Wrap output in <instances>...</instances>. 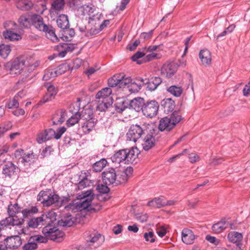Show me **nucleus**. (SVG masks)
<instances>
[{"label":"nucleus","instance_id":"79ce46f5","mask_svg":"<svg viewBox=\"0 0 250 250\" xmlns=\"http://www.w3.org/2000/svg\"><path fill=\"white\" fill-rule=\"evenodd\" d=\"M36 157L34 153L25 154L22 157L21 163L24 164V166L30 165L31 164H33L35 161Z\"/></svg>","mask_w":250,"mask_h":250},{"label":"nucleus","instance_id":"4be33fe9","mask_svg":"<svg viewBox=\"0 0 250 250\" xmlns=\"http://www.w3.org/2000/svg\"><path fill=\"white\" fill-rule=\"evenodd\" d=\"M162 80L158 76L151 77L146 81V89L150 91H154L162 83Z\"/></svg>","mask_w":250,"mask_h":250},{"label":"nucleus","instance_id":"052dcab7","mask_svg":"<svg viewBox=\"0 0 250 250\" xmlns=\"http://www.w3.org/2000/svg\"><path fill=\"white\" fill-rule=\"evenodd\" d=\"M19 99L17 98V96H14L12 100H10L6 104V106L9 109H11L14 107L17 108L19 106V104L18 102Z\"/></svg>","mask_w":250,"mask_h":250},{"label":"nucleus","instance_id":"2f4dec72","mask_svg":"<svg viewBox=\"0 0 250 250\" xmlns=\"http://www.w3.org/2000/svg\"><path fill=\"white\" fill-rule=\"evenodd\" d=\"M228 223L222 220L214 224L212 226V230L215 233H220L228 228Z\"/></svg>","mask_w":250,"mask_h":250},{"label":"nucleus","instance_id":"bb28decb","mask_svg":"<svg viewBox=\"0 0 250 250\" xmlns=\"http://www.w3.org/2000/svg\"><path fill=\"white\" fill-rule=\"evenodd\" d=\"M161 105L165 113L168 114L173 111L175 107V103L171 98L164 99L161 101Z\"/></svg>","mask_w":250,"mask_h":250},{"label":"nucleus","instance_id":"338daca9","mask_svg":"<svg viewBox=\"0 0 250 250\" xmlns=\"http://www.w3.org/2000/svg\"><path fill=\"white\" fill-rule=\"evenodd\" d=\"M55 98V96L53 95V94H50L47 93L42 98V100L40 101V103L42 104H44L47 102H49L50 101H52Z\"/></svg>","mask_w":250,"mask_h":250},{"label":"nucleus","instance_id":"aec40b11","mask_svg":"<svg viewBox=\"0 0 250 250\" xmlns=\"http://www.w3.org/2000/svg\"><path fill=\"white\" fill-rule=\"evenodd\" d=\"M182 240L187 245H190L194 243L196 236L193 231L188 228H184L182 231Z\"/></svg>","mask_w":250,"mask_h":250},{"label":"nucleus","instance_id":"39448f33","mask_svg":"<svg viewBox=\"0 0 250 250\" xmlns=\"http://www.w3.org/2000/svg\"><path fill=\"white\" fill-rule=\"evenodd\" d=\"M42 17L37 14L31 15L29 14H23L21 15L18 19V23L20 26L22 28H28L33 26L37 28Z\"/></svg>","mask_w":250,"mask_h":250},{"label":"nucleus","instance_id":"4c0bfd02","mask_svg":"<svg viewBox=\"0 0 250 250\" xmlns=\"http://www.w3.org/2000/svg\"><path fill=\"white\" fill-rule=\"evenodd\" d=\"M20 212H21V207L18 203L12 204L10 202L7 207V213L9 216H15Z\"/></svg>","mask_w":250,"mask_h":250},{"label":"nucleus","instance_id":"a18cd8bd","mask_svg":"<svg viewBox=\"0 0 250 250\" xmlns=\"http://www.w3.org/2000/svg\"><path fill=\"white\" fill-rule=\"evenodd\" d=\"M57 76H58V74L56 69L49 67L45 70L42 79L44 81H48Z\"/></svg>","mask_w":250,"mask_h":250},{"label":"nucleus","instance_id":"0eeeda50","mask_svg":"<svg viewBox=\"0 0 250 250\" xmlns=\"http://www.w3.org/2000/svg\"><path fill=\"white\" fill-rule=\"evenodd\" d=\"M59 199V196L49 191H41L38 195L37 200L40 201L44 207H49L53 204L56 205Z\"/></svg>","mask_w":250,"mask_h":250},{"label":"nucleus","instance_id":"423d86ee","mask_svg":"<svg viewBox=\"0 0 250 250\" xmlns=\"http://www.w3.org/2000/svg\"><path fill=\"white\" fill-rule=\"evenodd\" d=\"M42 232L48 239L52 241H59V239L63 237L64 232L60 230L58 227L48 224L42 229Z\"/></svg>","mask_w":250,"mask_h":250},{"label":"nucleus","instance_id":"f257e3e1","mask_svg":"<svg viewBox=\"0 0 250 250\" xmlns=\"http://www.w3.org/2000/svg\"><path fill=\"white\" fill-rule=\"evenodd\" d=\"M150 131H154L151 124L144 123L132 125L126 133L127 140L136 142L143 135L147 133Z\"/></svg>","mask_w":250,"mask_h":250},{"label":"nucleus","instance_id":"a878e982","mask_svg":"<svg viewBox=\"0 0 250 250\" xmlns=\"http://www.w3.org/2000/svg\"><path fill=\"white\" fill-rule=\"evenodd\" d=\"M97 190L99 193L97 195L98 199L100 200L107 201L109 199V197L107 194L109 192V188L106 185L99 184L97 185Z\"/></svg>","mask_w":250,"mask_h":250},{"label":"nucleus","instance_id":"3c124183","mask_svg":"<svg viewBox=\"0 0 250 250\" xmlns=\"http://www.w3.org/2000/svg\"><path fill=\"white\" fill-rule=\"evenodd\" d=\"M64 5V0H54L51 5V8L55 11L62 10Z\"/></svg>","mask_w":250,"mask_h":250},{"label":"nucleus","instance_id":"c756f323","mask_svg":"<svg viewBox=\"0 0 250 250\" xmlns=\"http://www.w3.org/2000/svg\"><path fill=\"white\" fill-rule=\"evenodd\" d=\"M78 27L79 30L81 32H85L84 36L87 38H90L93 36L96 35L101 31L100 27L97 28L95 26L92 27L90 29H89L86 32V26H80L79 24H78Z\"/></svg>","mask_w":250,"mask_h":250},{"label":"nucleus","instance_id":"6e6d98bb","mask_svg":"<svg viewBox=\"0 0 250 250\" xmlns=\"http://www.w3.org/2000/svg\"><path fill=\"white\" fill-rule=\"evenodd\" d=\"M125 174L123 171L120 172L117 174L116 186L125 183L127 181L128 178Z\"/></svg>","mask_w":250,"mask_h":250},{"label":"nucleus","instance_id":"ea45409f","mask_svg":"<svg viewBox=\"0 0 250 250\" xmlns=\"http://www.w3.org/2000/svg\"><path fill=\"white\" fill-rule=\"evenodd\" d=\"M38 208L36 206H31L26 208L21 211L22 216L24 218L31 217L38 212Z\"/></svg>","mask_w":250,"mask_h":250},{"label":"nucleus","instance_id":"e2e57ef3","mask_svg":"<svg viewBox=\"0 0 250 250\" xmlns=\"http://www.w3.org/2000/svg\"><path fill=\"white\" fill-rule=\"evenodd\" d=\"M93 244L90 242H86L85 241V244L79 246L78 249V250H90L93 249H96L97 247L94 246Z\"/></svg>","mask_w":250,"mask_h":250},{"label":"nucleus","instance_id":"9b49d317","mask_svg":"<svg viewBox=\"0 0 250 250\" xmlns=\"http://www.w3.org/2000/svg\"><path fill=\"white\" fill-rule=\"evenodd\" d=\"M83 196L75 204L76 208L80 210L87 208L91 204L94 194L92 190H87L82 194Z\"/></svg>","mask_w":250,"mask_h":250},{"label":"nucleus","instance_id":"9d476101","mask_svg":"<svg viewBox=\"0 0 250 250\" xmlns=\"http://www.w3.org/2000/svg\"><path fill=\"white\" fill-rule=\"evenodd\" d=\"M20 168L12 162L8 161L2 167V173L6 178L15 179L18 177Z\"/></svg>","mask_w":250,"mask_h":250},{"label":"nucleus","instance_id":"f3484780","mask_svg":"<svg viewBox=\"0 0 250 250\" xmlns=\"http://www.w3.org/2000/svg\"><path fill=\"white\" fill-rule=\"evenodd\" d=\"M84 237L86 242H90L92 244L97 242L100 239H102V241L104 240V236L95 230L86 231L84 233Z\"/></svg>","mask_w":250,"mask_h":250},{"label":"nucleus","instance_id":"774afa93","mask_svg":"<svg viewBox=\"0 0 250 250\" xmlns=\"http://www.w3.org/2000/svg\"><path fill=\"white\" fill-rule=\"evenodd\" d=\"M37 244L35 242H28L25 244L23 247V250H34L37 248Z\"/></svg>","mask_w":250,"mask_h":250},{"label":"nucleus","instance_id":"b1692460","mask_svg":"<svg viewBox=\"0 0 250 250\" xmlns=\"http://www.w3.org/2000/svg\"><path fill=\"white\" fill-rule=\"evenodd\" d=\"M8 249H17L21 245V240L18 235L5 238Z\"/></svg>","mask_w":250,"mask_h":250},{"label":"nucleus","instance_id":"20e7f679","mask_svg":"<svg viewBox=\"0 0 250 250\" xmlns=\"http://www.w3.org/2000/svg\"><path fill=\"white\" fill-rule=\"evenodd\" d=\"M178 111H173L169 117H165L159 121L158 129L161 131H169L181 120Z\"/></svg>","mask_w":250,"mask_h":250},{"label":"nucleus","instance_id":"a19ab883","mask_svg":"<svg viewBox=\"0 0 250 250\" xmlns=\"http://www.w3.org/2000/svg\"><path fill=\"white\" fill-rule=\"evenodd\" d=\"M107 164L106 160L103 158L95 162L92 166L93 170L96 172H101Z\"/></svg>","mask_w":250,"mask_h":250},{"label":"nucleus","instance_id":"2eb2a0df","mask_svg":"<svg viewBox=\"0 0 250 250\" xmlns=\"http://www.w3.org/2000/svg\"><path fill=\"white\" fill-rule=\"evenodd\" d=\"M23 223V219L18 218L17 216H9L0 221V226L3 229L5 227L20 226Z\"/></svg>","mask_w":250,"mask_h":250},{"label":"nucleus","instance_id":"8fccbe9b","mask_svg":"<svg viewBox=\"0 0 250 250\" xmlns=\"http://www.w3.org/2000/svg\"><path fill=\"white\" fill-rule=\"evenodd\" d=\"M120 88L128 87L129 84L132 81V79L130 77H125L124 75L120 74Z\"/></svg>","mask_w":250,"mask_h":250},{"label":"nucleus","instance_id":"72a5a7b5","mask_svg":"<svg viewBox=\"0 0 250 250\" xmlns=\"http://www.w3.org/2000/svg\"><path fill=\"white\" fill-rule=\"evenodd\" d=\"M75 35V32L73 28L67 27V28L62 30V36L61 38L63 41H70Z\"/></svg>","mask_w":250,"mask_h":250},{"label":"nucleus","instance_id":"f03ea898","mask_svg":"<svg viewBox=\"0 0 250 250\" xmlns=\"http://www.w3.org/2000/svg\"><path fill=\"white\" fill-rule=\"evenodd\" d=\"M138 150L137 148L123 149L116 152L111 157L113 163L120 164L133 163L137 158Z\"/></svg>","mask_w":250,"mask_h":250},{"label":"nucleus","instance_id":"de8ad7c7","mask_svg":"<svg viewBox=\"0 0 250 250\" xmlns=\"http://www.w3.org/2000/svg\"><path fill=\"white\" fill-rule=\"evenodd\" d=\"M120 74L114 75L108 80V85L109 87H114L118 86L120 87Z\"/></svg>","mask_w":250,"mask_h":250},{"label":"nucleus","instance_id":"7c9ffc66","mask_svg":"<svg viewBox=\"0 0 250 250\" xmlns=\"http://www.w3.org/2000/svg\"><path fill=\"white\" fill-rule=\"evenodd\" d=\"M17 3V7L18 9L22 11L30 10L33 3L30 0H15Z\"/></svg>","mask_w":250,"mask_h":250},{"label":"nucleus","instance_id":"13d9d810","mask_svg":"<svg viewBox=\"0 0 250 250\" xmlns=\"http://www.w3.org/2000/svg\"><path fill=\"white\" fill-rule=\"evenodd\" d=\"M129 107V103L126 101H123L122 104H118L115 106L116 111L118 113H122L126 108Z\"/></svg>","mask_w":250,"mask_h":250},{"label":"nucleus","instance_id":"bf43d9fd","mask_svg":"<svg viewBox=\"0 0 250 250\" xmlns=\"http://www.w3.org/2000/svg\"><path fill=\"white\" fill-rule=\"evenodd\" d=\"M145 240L150 243H153L156 241V237L152 231L145 232L144 234Z\"/></svg>","mask_w":250,"mask_h":250},{"label":"nucleus","instance_id":"4d7b16f0","mask_svg":"<svg viewBox=\"0 0 250 250\" xmlns=\"http://www.w3.org/2000/svg\"><path fill=\"white\" fill-rule=\"evenodd\" d=\"M60 48H62L66 50L67 52L73 51L75 48V45L73 43H60L58 46L57 48L59 50Z\"/></svg>","mask_w":250,"mask_h":250},{"label":"nucleus","instance_id":"c85d7f7f","mask_svg":"<svg viewBox=\"0 0 250 250\" xmlns=\"http://www.w3.org/2000/svg\"><path fill=\"white\" fill-rule=\"evenodd\" d=\"M199 57L203 65H208L211 63V54L208 50L204 49L200 50Z\"/></svg>","mask_w":250,"mask_h":250},{"label":"nucleus","instance_id":"58836bf2","mask_svg":"<svg viewBox=\"0 0 250 250\" xmlns=\"http://www.w3.org/2000/svg\"><path fill=\"white\" fill-rule=\"evenodd\" d=\"M165 200L163 198L157 197L155 198L154 199L149 201L147 203V206L156 207L157 208H161L165 207Z\"/></svg>","mask_w":250,"mask_h":250},{"label":"nucleus","instance_id":"6e6552de","mask_svg":"<svg viewBox=\"0 0 250 250\" xmlns=\"http://www.w3.org/2000/svg\"><path fill=\"white\" fill-rule=\"evenodd\" d=\"M41 21L36 29L40 32L44 33L46 37L53 42H58L59 39L55 33V30L53 27L51 25L44 23L42 17Z\"/></svg>","mask_w":250,"mask_h":250},{"label":"nucleus","instance_id":"680f3d73","mask_svg":"<svg viewBox=\"0 0 250 250\" xmlns=\"http://www.w3.org/2000/svg\"><path fill=\"white\" fill-rule=\"evenodd\" d=\"M145 56V53L141 51H137L131 57V59L134 62H137V63L139 64L142 63L141 61H138L139 59H140Z\"/></svg>","mask_w":250,"mask_h":250},{"label":"nucleus","instance_id":"a211bd4d","mask_svg":"<svg viewBox=\"0 0 250 250\" xmlns=\"http://www.w3.org/2000/svg\"><path fill=\"white\" fill-rule=\"evenodd\" d=\"M227 237L230 242L235 244L236 246L239 249V250H243L241 249L243 238L242 233L237 231H231L229 233Z\"/></svg>","mask_w":250,"mask_h":250},{"label":"nucleus","instance_id":"49530a36","mask_svg":"<svg viewBox=\"0 0 250 250\" xmlns=\"http://www.w3.org/2000/svg\"><path fill=\"white\" fill-rule=\"evenodd\" d=\"M11 51V48L9 45H0V56L2 58H7Z\"/></svg>","mask_w":250,"mask_h":250},{"label":"nucleus","instance_id":"69168bd1","mask_svg":"<svg viewBox=\"0 0 250 250\" xmlns=\"http://www.w3.org/2000/svg\"><path fill=\"white\" fill-rule=\"evenodd\" d=\"M53 151L54 149L51 146H47L42 150L41 155L44 158L50 156Z\"/></svg>","mask_w":250,"mask_h":250},{"label":"nucleus","instance_id":"0e129e2a","mask_svg":"<svg viewBox=\"0 0 250 250\" xmlns=\"http://www.w3.org/2000/svg\"><path fill=\"white\" fill-rule=\"evenodd\" d=\"M70 198L69 197L62 196L60 197L59 196V199L56 202V206L62 207L65 205L69 201Z\"/></svg>","mask_w":250,"mask_h":250},{"label":"nucleus","instance_id":"5701e85b","mask_svg":"<svg viewBox=\"0 0 250 250\" xmlns=\"http://www.w3.org/2000/svg\"><path fill=\"white\" fill-rule=\"evenodd\" d=\"M144 99L141 97L135 98L129 103V108L134 109L136 112L142 111L145 104Z\"/></svg>","mask_w":250,"mask_h":250},{"label":"nucleus","instance_id":"09e8293b","mask_svg":"<svg viewBox=\"0 0 250 250\" xmlns=\"http://www.w3.org/2000/svg\"><path fill=\"white\" fill-rule=\"evenodd\" d=\"M4 27L5 29V31H13L17 32L18 31V24L12 21H9L4 23Z\"/></svg>","mask_w":250,"mask_h":250},{"label":"nucleus","instance_id":"1a4fd4ad","mask_svg":"<svg viewBox=\"0 0 250 250\" xmlns=\"http://www.w3.org/2000/svg\"><path fill=\"white\" fill-rule=\"evenodd\" d=\"M159 107V104L156 101H148L145 103L142 113L145 116L152 118L157 115Z\"/></svg>","mask_w":250,"mask_h":250},{"label":"nucleus","instance_id":"dca6fc26","mask_svg":"<svg viewBox=\"0 0 250 250\" xmlns=\"http://www.w3.org/2000/svg\"><path fill=\"white\" fill-rule=\"evenodd\" d=\"M107 99L96 98V109L101 112L105 111L106 109L112 106L113 104L112 98H107Z\"/></svg>","mask_w":250,"mask_h":250},{"label":"nucleus","instance_id":"cd10ccee","mask_svg":"<svg viewBox=\"0 0 250 250\" xmlns=\"http://www.w3.org/2000/svg\"><path fill=\"white\" fill-rule=\"evenodd\" d=\"M80 99L79 98L78 99V101L75 103V105L78 107V108L76 109V111L75 112V114L74 115L72 116L66 122V125L68 127H71L76 124L79 122L80 120V118L81 120V114H79L78 113V111L79 110V105Z\"/></svg>","mask_w":250,"mask_h":250},{"label":"nucleus","instance_id":"864d4df0","mask_svg":"<svg viewBox=\"0 0 250 250\" xmlns=\"http://www.w3.org/2000/svg\"><path fill=\"white\" fill-rule=\"evenodd\" d=\"M58 76L62 75L68 70H70V65L67 63H62L60 64L57 68H55Z\"/></svg>","mask_w":250,"mask_h":250},{"label":"nucleus","instance_id":"603ef678","mask_svg":"<svg viewBox=\"0 0 250 250\" xmlns=\"http://www.w3.org/2000/svg\"><path fill=\"white\" fill-rule=\"evenodd\" d=\"M142 88V85L140 83H137L135 81H131L129 86L127 88L131 93L138 92Z\"/></svg>","mask_w":250,"mask_h":250},{"label":"nucleus","instance_id":"c03bdc74","mask_svg":"<svg viewBox=\"0 0 250 250\" xmlns=\"http://www.w3.org/2000/svg\"><path fill=\"white\" fill-rule=\"evenodd\" d=\"M58 224L60 226L63 227L72 226L74 224V221L72 220L71 215L69 213L66 214V217L59 220Z\"/></svg>","mask_w":250,"mask_h":250},{"label":"nucleus","instance_id":"5fc2aeb1","mask_svg":"<svg viewBox=\"0 0 250 250\" xmlns=\"http://www.w3.org/2000/svg\"><path fill=\"white\" fill-rule=\"evenodd\" d=\"M83 63V61L81 59L76 58L73 59L69 64L71 71L73 69H77L81 67Z\"/></svg>","mask_w":250,"mask_h":250},{"label":"nucleus","instance_id":"4468645a","mask_svg":"<svg viewBox=\"0 0 250 250\" xmlns=\"http://www.w3.org/2000/svg\"><path fill=\"white\" fill-rule=\"evenodd\" d=\"M144 139V142L142 144L143 149L146 151H148L153 147L155 144L154 135L155 134V129L154 131H148Z\"/></svg>","mask_w":250,"mask_h":250},{"label":"nucleus","instance_id":"412c9836","mask_svg":"<svg viewBox=\"0 0 250 250\" xmlns=\"http://www.w3.org/2000/svg\"><path fill=\"white\" fill-rule=\"evenodd\" d=\"M177 66L174 63L165 64L161 68V73L167 78H170L177 71Z\"/></svg>","mask_w":250,"mask_h":250},{"label":"nucleus","instance_id":"f8f14e48","mask_svg":"<svg viewBox=\"0 0 250 250\" xmlns=\"http://www.w3.org/2000/svg\"><path fill=\"white\" fill-rule=\"evenodd\" d=\"M117 173L115 169L109 168L102 173V179L104 183L107 185L116 186Z\"/></svg>","mask_w":250,"mask_h":250},{"label":"nucleus","instance_id":"f704fd0d","mask_svg":"<svg viewBox=\"0 0 250 250\" xmlns=\"http://www.w3.org/2000/svg\"><path fill=\"white\" fill-rule=\"evenodd\" d=\"M44 215L42 216L31 218L28 222L27 227L33 229L37 228L40 225H44Z\"/></svg>","mask_w":250,"mask_h":250},{"label":"nucleus","instance_id":"37998d69","mask_svg":"<svg viewBox=\"0 0 250 250\" xmlns=\"http://www.w3.org/2000/svg\"><path fill=\"white\" fill-rule=\"evenodd\" d=\"M112 90L110 87H105L97 93L96 98L107 99V98H112L110 96Z\"/></svg>","mask_w":250,"mask_h":250},{"label":"nucleus","instance_id":"e433bc0d","mask_svg":"<svg viewBox=\"0 0 250 250\" xmlns=\"http://www.w3.org/2000/svg\"><path fill=\"white\" fill-rule=\"evenodd\" d=\"M3 36L5 39L10 41H18L21 39V36L13 31H4L3 32Z\"/></svg>","mask_w":250,"mask_h":250},{"label":"nucleus","instance_id":"c9c22d12","mask_svg":"<svg viewBox=\"0 0 250 250\" xmlns=\"http://www.w3.org/2000/svg\"><path fill=\"white\" fill-rule=\"evenodd\" d=\"M167 91L170 94L176 97H179L182 95L183 89L182 86L177 85H172L167 88Z\"/></svg>","mask_w":250,"mask_h":250},{"label":"nucleus","instance_id":"7ed1b4c3","mask_svg":"<svg viewBox=\"0 0 250 250\" xmlns=\"http://www.w3.org/2000/svg\"><path fill=\"white\" fill-rule=\"evenodd\" d=\"M97 121V119L94 117L92 110L85 109L81 114V121L79 129L81 130L83 134H89L95 127Z\"/></svg>","mask_w":250,"mask_h":250},{"label":"nucleus","instance_id":"ddd939ff","mask_svg":"<svg viewBox=\"0 0 250 250\" xmlns=\"http://www.w3.org/2000/svg\"><path fill=\"white\" fill-rule=\"evenodd\" d=\"M54 135V130L52 128L42 130L37 133L36 140L38 144H41L52 139Z\"/></svg>","mask_w":250,"mask_h":250},{"label":"nucleus","instance_id":"6ab92c4d","mask_svg":"<svg viewBox=\"0 0 250 250\" xmlns=\"http://www.w3.org/2000/svg\"><path fill=\"white\" fill-rule=\"evenodd\" d=\"M26 65L27 64L23 57H18L12 62L10 70L11 71L18 70V73H20ZM16 73H17V72H16Z\"/></svg>","mask_w":250,"mask_h":250},{"label":"nucleus","instance_id":"393cba45","mask_svg":"<svg viewBox=\"0 0 250 250\" xmlns=\"http://www.w3.org/2000/svg\"><path fill=\"white\" fill-rule=\"evenodd\" d=\"M66 111L61 109L57 111L52 118L53 125H59L62 124L65 120Z\"/></svg>","mask_w":250,"mask_h":250},{"label":"nucleus","instance_id":"473e14b6","mask_svg":"<svg viewBox=\"0 0 250 250\" xmlns=\"http://www.w3.org/2000/svg\"><path fill=\"white\" fill-rule=\"evenodd\" d=\"M57 24L58 27L62 30L69 27V24L67 16L64 14L59 16L57 20Z\"/></svg>","mask_w":250,"mask_h":250}]
</instances>
